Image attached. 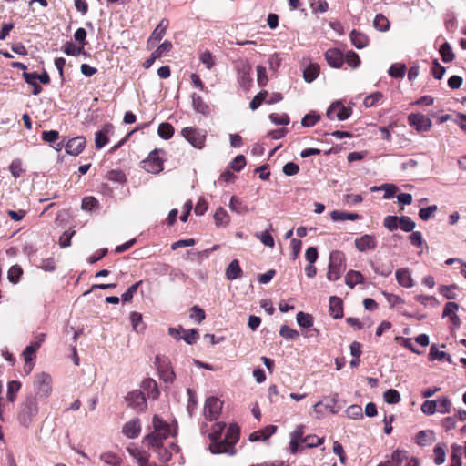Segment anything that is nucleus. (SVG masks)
Masks as SVG:
<instances>
[{
    "label": "nucleus",
    "instance_id": "13d9d810",
    "mask_svg": "<svg viewBox=\"0 0 466 466\" xmlns=\"http://www.w3.org/2000/svg\"><path fill=\"white\" fill-rule=\"evenodd\" d=\"M415 300L422 304L423 306L431 305V306H438L439 302L437 299L433 296H428V295H416Z\"/></svg>",
    "mask_w": 466,
    "mask_h": 466
},
{
    "label": "nucleus",
    "instance_id": "69168bd1",
    "mask_svg": "<svg viewBox=\"0 0 466 466\" xmlns=\"http://www.w3.org/2000/svg\"><path fill=\"white\" fill-rule=\"evenodd\" d=\"M9 170L14 177H19L24 172L22 162L19 159L14 160L9 166Z\"/></svg>",
    "mask_w": 466,
    "mask_h": 466
},
{
    "label": "nucleus",
    "instance_id": "de8ad7c7",
    "mask_svg": "<svg viewBox=\"0 0 466 466\" xmlns=\"http://www.w3.org/2000/svg\"><path fill=\"white\" fill-rule=\"evenodd\" d=\"M21 388V383L16 380H12L8 383L7 387V399L9 401L13 402L15 399V394L19 391Z\"/></svg>",
    "mask_w": 466,
    "mask_h": 466
},
{
    "label": "nucleus",
    "instance_id": "e433bc0d",
    "mask_svg": "<svg viewBox=\"0 0 466 466\" xmlns=\"http://www.w3.org/2000/svg\"><path fill=\"white\" fill-rule=\"evenodd\" d=\"M226 427L224 422H217L212 426L211 432L208 434V438L213 441L217 442L221 437V434Z\"/></svg>",
    "mask_w": 466,
    "mask_h": 466
},
{
    "label": "nucleus",
    "instance_id": "f704fd0d",
    "mask_svg": "<svg viewBox=\"0 0 466 466\" xmlns=\"http://www.w3.org/2000/svg\"><path fill=\"white\" fill-rule=\"evenodd\" d=\"M429 359L431 360H437L440 361L445 360L449 363L451 362V357L449 354H447L446 352L439 350L435 345H432L431 347L430 353H429Z\"/></svg>",
    "mask_w": 466,
    "mask_h": 466
},
{
    "label": "nucleus",
    "instance_id": "e2e57ef3",
    "mask_svg": "<svg viewBox=\"0 0 466 466\" xmlns=\"http://www.w3.org/2000/svg\"><path fill=\"white\" fill-rule=\"evenodd\" d=\"M437 403L435 400H426L421 405V411L426 415H432L437 411Z\"/></svg>",
    "mask_w": 466,
    "mask_h": 466
},
{
    "label": "nucleus",
    "instance_id": "bb28decb",
    "mask_svg": "<svg viewBox=\"0 0 466 466\" xmlns=\"http://www.w3.org/2000/svg\"><path fill=\"white\" fill-rule=\"evenodd\" d=\"M363 281L364 277L360 271L350 270L345 276V282L351 289Z\"/></svg>",
    "mask_w": 466,
    "mask_h": 466
},
{
    "label": "nucleus",
    "instance_id": "2f4dec72",
    "mask_svg": "<svg viewBox=\"0 0 466 466\" xmlns=\"http://www.w3.org/2000/svg\"><path fill=\"white\" fill-rule=\"evenodd\" d=\"M214 220L218 227L227 226L230 222V217L223 208H219L214 214Z\"/></svg>",
    "mask_w": 466,
    "mask_h": 466
},
{
    "label": "nucleus",
    "instance_id": "393cba45",
    "mask_svg": "<svg viewBox=\"0 0 466 466\" xmlns=\"http://www.w3.org/2000/svg\"><path fill=\"white\" fill-rule=\"evenodd\" d=\"M242 276V269L238 259L232 260L226 269V278L234 280Z\"/></svg>",
    "mask_w": 466,
    "mask_h": 466
},
{
    "label": "nucleus",
    "instance_id": "58836bf2",
    "mask_svg": "<svg viewBox=\"0 0 466 466\" xmlns=\"http://www.w3.org/2000/svg\"><path fill=\"white\" fill-rule=\"evenodd\" d=\"M399 226L404 232H412L416 224L410 217L402 216L399 218Z\"/></svg>",
    "mask_w": 466,
    "mask_h": 466
},
{
    "label": "nucleus",
    "instance_id": "603ef678",
    "mask_svg": "<svg viewBox=\"0 0 466 466\" xmlns=\"http://www.w3.org/2000/svg\"><path fill=\"white\" fill-rule=\"evenodd\" d=\"M279 334L281 337L289 339H296L299 336V332L296 329H292L287 325H282L280 327Z\"/></svg>",
    "mask_w": 466,
    "mask_h": 466
},
{
    "label": "nucleus",
    "instance_id": "0eeeda50",
    "mask_svg": "<svg viewBox=\"0 0 466 466\" xmlns=\"http://www.w3.org/2000/svg\"><path fill=\"white\" fill-rule=\"evenodd\" d=\"M182 136L196 148H203L207 137V132L196 127H185L181 131Z\"/></svg>",
    "mask_w": 466,
    "mask_h": 466
},
{
    "label": "nucleus",
    "instance_id": "1a4fd4ad",
    "mask_svg": "<svg viewBox=\"0 0 466 466\" xmlns=\"http://www.w3.org/2000/svg\"><path fill=\"white\" fill-rule=\"evenodd\" d=\"M408 123L418 132L428 131L432 126L431 120L425 115L420 113H411L408 116Z\"/></svg>",
    "mask_w": 466,
    "mask_h": 466
},
{
    "label": "nucleus",
    "instance_id": "864d4df0",
    "mask_svg": "<svg viewBox=\"0 0 466 466\" xmlns=\"http://www.w3.org/2000/svg\"><path fill=\"white\" fill-rule=\"evenodd\" d=\"M268 91H260L257 96H254V98L249 103V107L252 110L258 109L263 101H265L266 97L268 96Z\"/></svg>",
    "mask_w": 466,
    "mask_h": 466
},
{
    "label": "nucleus",
    "instance_id": "6e6d98bb",
    "mask_svg": "<svg viewBox=\"0 0 466 466\" xmlns=\"http://www.w3.org/2000/svg\"><path fill=\"white\" fill-rule=\"evenodd\" d=\"M206 317L205 311L198 306H193L190 309L189 318L200 323Z\"/></svg>",
    "mask_w": 466,
    "mask_h": 466
},
{
    "label": "nucleus",
    "instance_id": "473e14b6",
    "mask_svg": "<svg viewBox=\"0 0 466 466\" xmlns=\"http://www.w3.org/2000/svg\"><path fill=\"white\" fill-rule=\"evenodd\" d=\"M330 218L334 221L339 220H357L360 216L357 213H349L344 211L334 210L330 213Z\"/></svg>",
    "mask_w": 466,
    "mask_h": 466
},
{
    "label": "nucleus",
    "instance_id": "dca6fc26",
    "mask_svg": "<svg viewBox=\"0 0 466 466\" xmlns=\"http://www.w3.org/2000/svg\"><path fill=\"white\" fill-rule=\"evenodd\" d=\"M113 126L106 124L101 130L95 134V143L97 149H101L108 143V135L113 133Z\"/></svg>",
    "mask_w": 466,
    "mask_h": 466
},
{
    "label": "nucleus",
    "instance_id": "423d86ee",
    "mask_svg": "<svg viewBox=\"0 0 466 466\" xmlns=\"http://www.w3.org/2000/svg\"><path fill=\"white\" fill-rule=\"evenodd\" d=\"M237 73V81L245 90L249 89L252 85L253 78L251 76L252 67L247 60H238L235 64Z\"/></svg>",
    "mask_w": 466,
    "mask_h": 466
},
{
    "label": "nucleus",
    "instance_id": "ddd939ff",
    "mask_svg": "<svg viewBox=\"0 0 466 466\" xmlns=\"http://www.w3.org/2000/svg\"><path fill=\"white\" fill-rule=\"evenodd\" d=\"M355 248L360 252H366L374 250L377 248L378 241L374 235L364 234L360 238H357L354 241Z\"/></svg>",
    "mask_w": 466,
    "mask_h": 466
},
{
    "label": "nucleus",
    "instance_id": "0e129e2a",
    "mask_svg": "<svg viewBox=\"0 0 466 466\" xmlns=\"http://www.w3.org/2000/svg\"><path fill=\"white\" fill-rule=\"evenodd\" d=\"M310 5L314 12L319 13H325L328 8L329 5L326 0H310Z\"/></svg>",
    "mask_w": 466,
    "mask_h": 466
},
{
    "label": "nucleus",
    "instance_id": "680f3d73",
    "mask_svg": "<svg viewBox=\"0 0 466 466\" xmlns=\"http://www.w3.org/2000/svg\"><path fill=\"white\" fill-rule=\"evenodd\" d=\"M383 226L390 231L397 229L399 226V218L391 215L387 216L384 218Z\"/></svg>",
    "mask_w": 466,
    "mask_h": 466
},
{
    "label": "nucleus",
    "instance_id": "a19ab883",
    "mask_svg": "<svg viewBox=\"0 0 466 466\" xmlns=\"http://www.w3.org/2000/svg\"><path fill=\"white\" fill-rule=\"evenodd\" d=\"M100 459L106 464L112 466H120L121 459L116 453L105 452L100 456Z\"/></svg>",
    "mask_w": 466,
    "mask_h": 466
},
{
    "label": "nucleus",
    "instance_id": "cd10ccee",
    "mask_svg": "<svg viewBox=\"0 0 466 466\" xmlns=\"http://www.w3.org/2000/svg\"><path fill=\"white\" fill-rule=\"evenodd\" d=\"M23 77L25 79V81L32 86L33 87V94L35 96L40 94L42 92V87L41 86L37 83V77H36V73L34 72V73H27V72H24L23 73Z\"/></svg>",
    "mask_w": 466,
    "mask_h": 466
},
{
    "label": "nucleus",
    "instance_id": "7c9ffc66",
    "mask_svg": "<svg viewBox=\"0 0 466 466\" xmlns=\"http://www.w3.org/2000/svg\"><path fill=\"white\" fill-rule=\"evenodd\" d=\"M229 208L231 211L237 214H246L248 212V208L246 204H244L240 199L236 197H232L229 202Z\"/></svg>",
    "mask_w": 466,
    "mask_h": 466
},
{
    "label": "nucleus",
    "instance_id": "412c9836",
    "mask_svg": "<svg viewBox=\"0 0 466 466\" xmlns=\"http://www.w3.org/2000/svg\"><path fill=\"white\" fill-rule=\"evenodd\" d=\"M127 452L132 456L139 466H150L149 455L136 447H127Z\"/></svg>",
    "mask_w": 466,
    "mask_h": 466
},
{
    "label": "nucleus",
    "instance_id": "4be33fe9",
    "mask_svg": "<svg viewBox=\"0 0 466 466\" xmlns=\"http://www.w3.org/2000/svg\"><path fill=\"white\" fill-rule=\"evenodd\" d=\"M277 431V426L268 425L260 431H257L252 432L249 435V440L251 441H267L270 436H272Z\"/></svg>",
    "mask_w": 466,
    "mask_h": 466
},
{
    "label": "nucleus",
    "instance_id": "c9c22d12",
    "mask_svg": "<svg viewBox=\"0 0 466 466\" xmlns=\"http://www.w3.org/2000/svg\"><path fill=\"white\" fill-rule=\"evenodd\" d=\"M373 25L377 30L386 32L390 28V22L382 14H378L374 18Z\"/></svg>",
    "mask_w": 466,
    "mask_h": 466
},
{
    "label": "nucleus",
    "instance_id": "09e8293b",
    "mask_svg": "<svg viewBox=\"0 0 466 466\" xmlns=\"http://www.w3.org/2000/svg\"><path fill=\"white\" fill-rule=\"evenodd\" d=\"M257 83L259 86L263 87L268 84V78L266 68L263 66H257Z\"/></svg>",
    "mask_w": 466,
    "mask_h": 466
},
{
    "label": "nucleus",
    "instance_id": "c03bdc74",
    "mask_svg": "<svg viewBox=\"0 0 466 466\" xmlns=\"http://www.w3.org/2000/svg\"><path fill=\"white\" fill-rule=\"evenodd\" d=\"M345 412L347 416L352 420H360L363 417L362 408L357 404L348 407Z\"/></svg>",
    "mask_w": 466,
    "mask_h": 466
},
{
    "label": "nucleus",
    "instance_id": "a18cd8bd",
    "mask_svg": "<svg viewBox=\"0 0 466 466\" xmlns=\"http://www.w3.org/2000/svg\"><path fill=\"white\" fill-rule=\"evenodd\" d=\"M406 72V66L403 64H394L389 69V75L391 77L401 78Z\"/></svg>",
    "mask_w": 466,
    "mask_h": 466
},
{
    "label": "nucleus",
    "instance_id": "f8f14e48",
    "mask_svg": "<svg viewBox=\"0 0 466 466\" xmlns=\"http://www.w3.org/2000/svg\"><path fill=\"white\" fill-rule=\"evenodd\" d=\"M296 320L299 327L308 329L304 334L305 337H313L319 335V330L312 328L314 321L312 315L299 311L296 316Z\"/></svg>",
    "mask_w": 466,
    "mask_h": 466
},
{
    "label": "nucleus",
    "instance_id": "5fc2aeb1",
    "mask_svg": "<svg viewBox=\"0 0 466 466\" xmlns=\"http://www.w3.org/2000/svg\"><path fill=\"white\" fill-rule=\"evenodd\" d=\"M256 238H258L266 247L273 248L274 247V238L268 232V230H265L261 233H256Z\"/></svg>",
    "mask_w": 466,
    "mask_h": 466
},
{
    "label": "nucleus",
    "instance_id": "f03ea898",
    "mask_svg": "<svg viewBox=\"0 0 466 466\" xmlns=\"http://www.w3.org/2000/svg\"><path fill=\"white\" fill-rule=\"evenodd\" d=\"M239 438V430L237 425H230L226 432L225 439L221 441L212 442L209 445V451L213 454L227 453L234 455L236 452L234 445Z\"/></svg>",
    "mask_w": 466,
    "mask_h": 466
},
{
    "label": "nucleus",
    "instance_id": "9b49d317",
    "mask_svg": "<svg viewBox=\"0 0 466 466\" xmlns=\"http://www.w3.org/2000/svg\"><path fill=\"white\" fill-rule=\"evenodd\" d=\"M326 115L330 120L343 121L350 117V109L346 108L341 102L336 101L329 106Z\"/></svg>",
    "mask_w": 466,
    "mask_h": 466
},
{
    "label": "nucleus",
    "instance_id": "4468645a",
    "mask_svg": "<svg viewBox=\"0 0 466 466\" xmlns=\"http://www.w3.org/2000/svg\"><path fill=\"white\" fill-rule=\"evenodd\" d=\"M142 167L148 173L157 174L163 169V162L157 153L153 152L142 162Z\"/></svg>",
    "mask_w": 466,
    "mask_h": 466
},
{
    "label": "nucleus",
    "instance_id": "5701e85b",
    "mask_svg": "<svg viewBox=\"0 0 466 466\" xmlns=\"http://www.w3.org/2000/svg\"><path fill=\"white\" fill-rule=\"evenodd\" d=\"M396 279L398 283L404 288H411L414 285L413 279L408 268H400L396 271Z\"/></svg>",
    "mask_w": 466,
    "mask_h": 466
},
{
    "label": "nucleus",
    "instance_id": "6ab92c4d",
    "mask_svg": "<svg viewBox=\"0 0 466 466\" xmlns=\"http://www.w3.org/2000/svg\"><path fill=\"white\" fill-rule=\"evenodd\" d=\"M408 459V452L406 451L396 450L392 452L390 460L380 462L377 466H400Z\"/></svg>",
    "mask_w": 466,
    "mask_h": 466
},
{
    "label": "nucleus",
    "instance_id": "4d7b16f0",
    "mask_svg": "<svg viewBox=\"0 0 466 466\" xmlns=\"http://www.w3.org/2000/svg\"><path fill=\"white\" fill-rule=\"evenodd\" d=\"M199 60L205 65L207 69H211L214 66V57L209 51L201 52L199 55Z\"/></svg>",
    "mask_w": 466,
    "mask_h": 466
},
{
    "label": "nucleus",
    "instance_id": "7ed1b4c3",
    "mask_svg": "<svg viewBox=\"0 0 466 466\" xmlns=\"http://www.w3.org/2000/svg\"><path fill=\"white\" fill-rule=\"evenodd\" d=\"M38 411L39 408L36 397L33 395L27 396L21 405L18 415L20 423L24 427L28 428L36 418Z\"/></svg>",
    "mask_w": 466,
    "mask_h": 466
},
{
    "label": "nucleus",
    "instance_id": "8fccbe9b",
    "mask_svg": "<svg viewBox=\"0 0 466 466\" xmlns=\"http://www.w3.org/2000/svg\"><path fill=\"white\" fill-rule=\"evenodd\" d=\"M23 274V270L20 266L14 265L8 270V279L12 283H17L20 279L21 275Z\"/></svg>",
    "mask_w": 466,
    "mask_h": 466
},
{
    "label": "nucleus",
    "instance_id": "c756f323",
    "mask_svg": "<svg viewBox=\"0 0 466 466\" xmlns=\"http://www.w3.org/2000/svg\"><path fill=\"white\" fill-rule=\"evenodd\" d=\"M350 40H351L352 44L354 45V46L356 48L360 49V48L365 47L368 45L369 39L362 33H360V32H357V31L353 30L350 33Z\"/></svg>",
    "mask_w": 466,
    "mask_h": 466
},
{
    "label": "nucleus",
    "instance_id": "3c124183",
    "mask_svg": "<svg viewBox=\"0 0 466 466\" xmlns=\"http://www.w3.org/2000/svg\"><path fill=\"white\" fill-rule=\"evenodd\" d=\"M438 207L436 205H431L427 208H420L419 211V217L423 221H427L428 219L433 217Z\"/></svg>",
    "mask_w": 466,
    "mask_h": 466
},
{
    "label": "nucleus",
    "instance_id": "f3484780",
    "mask_svg": "<svg viewBox=\"0 0 466 466\" xmlns=\"http://www.w3.org/2000/svg\"><path fill=\"white\" fill-rule=\"evenodd\" d=\"M86 139L83 137H76L70 139L66 145V151L72 156L79 155L85 148Z\"/></svg>",
    "mask_w": 466,
    "mask_h": 466
},
{
    "label": "nucleus",
    "instance_id": "aec40b11",
    "mask_svg": "<svg viewBox=\"0 0 466 466\" xmlns=\"http://www.w3.org/2000/svg\"><path fill=\"white\" fill-rule=\"evenodd\" d=\"M325 58L328 64L335 68L340 67L344 61L342 53L336 48L327 50Z\"/></svg>",
    "mask_w": 466,
    "mask_h": 466
},
{
    "label": "nucleus",
    "instance_id": "4c0bfd02",
    "mask_svg": "<svg viewBox=\"0 0 466 466\" xmlns=\"http://www.w3.org/2000/svg\"><path fill=\"white\" fill-rule=\"evenodd\" d=\"M157 133L160 137L164 139H169L174 134V128L169 123H161L158 126Z\"/></svg>",
    "mask_w": 466,
    "mask_h": 466
},
{
    "label": "nucleus",
    "instance_id": "bf43d9fd",
    "mask_svg": "<svg viewBox=\"0 0 466 466\" xmlns=\"http://www.w3.org/2000/svg\"><path fill=\"white\" fill-rule=\"evenodd\" d=\"M382 93L374 92L365 97L363 104L366 107L374 106L382 98Z\"/></svg>",
    "mask_w": 466,
    "mask_h": 466
},
{
    "label": "nucleus",
    "instance_id": "a878e982",
    "mask_svg": "<svg viewBox=\"0 0 466 466\" xmlns=\"http://www.w3.org/2000/svg\"><path fill=\"white\" fill-rule=\"evenodd\" d=\"M434 441V432L430 430L420 431L415 437V441L420 446H426Z\"/></svg>",
    "mask_w": 466,
    "mask_h": 466
},
{
    "label": "nucleus",
    "instance_id": "9d476101",
    "mask_svg": "<svg viewBox=\"0 0 466 466\" xmlns=\"http://www.w3.org/2000/svg\"><path fill=\"white\" fill-rule=\"evenodd\" d=\"M126 401L137 411H144L147 409V397L140 390L130 391L126 397Z\"/></svg>",
    "mask_w": 466,
    "mask_h": 466
},
{
    "label": "nucleus",
    "instance_id": "ea45409f",
    "mask_svg": "<svg viewBox=\"0 0 466 466\" xmlns=\"http://www.w3.org/2000/svg\"><path fill=\"white\" fill-rule=\"evenodd\" d=\"M440 54L443 62L449 63L454 59V54L451 46L448 43H444L440 47Z\"/></svg>",
    "mask_w": 466,
    "mask_h": 466
},
{
    "label": "nucleus",
    "instance_id": "6e6552de",
    "mask_svg": "<svg viewBox=\"0 0 466 466\" xmlns=\"http://www.w3.org/2000/svg\"><path fill=\"white\" fill-rule=\"evenodd\" d=\"M222 409V401L216 397H210L206 400L204 405V416L208 420H217Z\"/></svg>",
    "mask_w": 466,
    "mask_h": 466
},
{
    "label": "nucleus",
    "instance_id": "39448f33",
    "mask_svg": "<svg viewBox=\"0 0 466 466\" xmlns=\"http://www.w3.org/2000/svg\"><path fill=\"white\" fill-rule=\"evenodd\" d=\"M52 377L48 373L41 372L35 376L34 390L36 399H47L53 391Z\"/></svg>",
    "mask_w": 466,
    "mask_h": 466
},
{
    "label": "nucleus",
    "instance_id": "37998d69",
    "mask_svg": "<svg viewBox=\"0 0 466 466\" xmlns=\"http://www.w3.org/2000/svg\"><path fill=\"white\" fill-rule=\"evenodd\" d=\"M445 445L443 443H439L434 448V461L437 465H441L445 461L446 452H445Z\"/></svg>",
    "mask_w": 466,
    "mask_h": 466
},
{
    "label": "nucleus",
    "instance_id": "774afa93",
    "mask_svg": "<svg viewBox=\"0 0 466 466\" xmlns=\"http://www.w3.org/2000/svg\"><path fill=\"white\" fill-rule=\"evenodd\" d=\"M345 61L352 68L358 67L360 63L359 56L353 51H350L347 53Z\"/></svg>",
    "mask_w": 466,
    "mask_h": 466
},
{
    "label": "nucleus",
    "instance_id": "338daca9",
    "mask_svg": "<svg viewBox=\"0 0 466 466\" xmlns=\"http://www.w3.org/2000/svg\"><path fill=\"white\" fill-rule=\"evenodd\" d=\"M172 48V43L170 41H164L153 53L155 57H161L164 54L169 52Z\"/></svg>",
    "mask_w": 466,
    "mask_h": 466
},
{
    "label": "nucleus",
    "instance_id": "79ce46f5",
    "mask_svg": "<svg viewBox=\"0 0 466 466\" xmlns=\"http://www.w3.org/2000/svg\"><path fill=\"white\" fill-rule=\"evenodd\" d=\"M383 399L389 404H397L400 400V395L396 390L390 389L383 393Z\"/></svg>",
    "mask_w": 466,
    "mask_h": 466
},
{
    "label": "nucleus",
    "instance_id": "20e7f679",
    "mask_svg": "<svg viewBox=\"0 0 466 466\" xmlns=\"http://www.w3.org/2000/svg\"><path fill=\"white\" fill-rule=\"evenodd\" d=\"M346 270V257L342 251L334 250L329 254L327 279L329 281L338 280Z\"/></svg>",
    "mask_w": 466,
    "mask_h": 466
},
{
    "label": "nucleus",
    "instance_id": "f257e3e1",
    "mask_svg": "<svg viewBox=\"0 0 466 466\" xmlns=\"http://www.w3.org/2000/svg\"><path fill=\"white\" fill-rule=\"evenodd\" d=\"M153 432L145 436L143 442L153 449H160L163 440L170 435V427L157 415L152 419Z\"/></svg>",
    "mask_w": 466,
    "mask_h": 466
},
{
    "label": "nucleus",
    "instance_id": "c85d7f7f",
    "mask_svg": "<svg viewBox=\"0 0 466 466\" xmlns=\"http://www.w3.org/2000/svg\"><path fill=\"white\" fill-rule=\"evenodd\" d=\"M193 108L202 115H207L209 112V106L203 101V99L197 94L192 95Z\"/></svg>",
    "mask_w": 466,
    "mask_h": 466
},
{
    "label": "nucleus",
    "instance_id": "a211bd4d",
    "mask_svg": "<svg viewBox=\"0 0 466 466\" xmlns=\"http://www.w3.org/2000/svg\"><path fill=\"white\" fill-rule=\"evenodd\" d=\"M141 431V425L138 419H134L124 424L122 428V433L129 438H137Z\"/></svg>",
    "mask_w": 466,
    "mask_h": 466
},
{
    "label": "nucleus",
    "instance_id": "49530a36",
    "mask_svg": "<svg viewBox=\"0 0 466 466\" xmlns=\"http://www.w3.org/2000/svg\"><path fill=\"white\" fill-rule=\"evenodd\" d=\"M437 411L442 414L450 413L451 403V400L447 397H442L437 400Z\"/></svg>",
    "mask_w": 466,
    "mask_h": 466
},
{
    "label": "nucleus",
    "instance_id": "72a5a7b5",
    "mask_svg": "<svg viewBox=\"0 0 466 466\" xmlns=\"http://www.w3.org/2000/svg\"><path fill=\"white\" fill-rule=\"evenodd\" d=\"M319 74V66L317 64H310L303 72L304 80L308 83L314 81Z\"/></svg>",
    "mask_w": 466,
    "mask_h": 466
},
{
    "label": "nucleus",
    "instance_id": "052dcab7",
    "mask_svg": "<svg viewBox=\"0 0 466 466\" xmlns=\"http://www.w3.org/2000/svg\"><path fill=\"white\" fill-rule=\"evenodd\" d=\"M142 281L139 280L135 284L131 285L125 293L122 295V299L124 302L131 301L135 293L137 292L138 287L141 285Z\"/></svg>",
    "mask_w": 466,
    "mask_h": 466
},
{
    "label": "nucleus",
    "instance_id": "b1692460",
    "mask_svg": "<svg viewBox=\"0 0 466 466\" xmlns=\"http://www.w3.org/2000/svg\"><path fill=\"white\" fill-rule=\"evenodd\" d=\"M329 313L334 319H339L343 316L342 300L338 297L329 299Z\"/></svg>",
    "mask_w": 466,
    "mask_h": 466
},
{
    "label": "nucleus",
    "instance_id": "2eb2a0df",
    "mask_svg": "<svg viewBox=\"0 0 466 466\" xmlns=\"http://www.w3.org/2000/svg\"><path fill=\"white\" fill-rule=\"evenodd\" d=\"M140 390L145 393L147 398L153 400H157L160 394L157 381L150 378L142 380Z\"/></svg>",
    "mask_w": 466,
    "mask_h": 466
}]
</instances>
